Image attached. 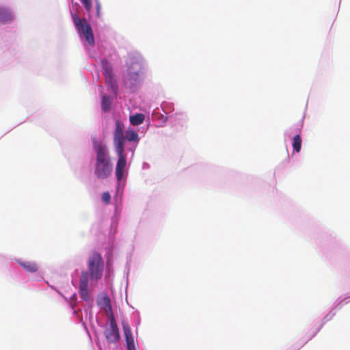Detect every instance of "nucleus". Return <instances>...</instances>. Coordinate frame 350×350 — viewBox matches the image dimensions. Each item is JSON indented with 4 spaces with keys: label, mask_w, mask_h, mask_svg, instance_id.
Returning a JSON list of instances; mask_svg holds the SVG:
<instances>
[{
    "label": "nucleus",
    "mask_w": 350,
    "mask_h": 350,
    "mask_svg": "<svg viewBox=\"0 0 350 350\" xmlns=\"http://www.w3.org/2000/svg\"><path fill=\"white\" fill-rule=\"evenodd\" d=\"M102 200L105 204H109L110 202V201H111V196H110V194H109V193L108 191L104 192L102 194Z\"/></svg>",
    "instance_id": "16"
},
{
    "label": "nucleus",
    "mask_w": 350,
    "mask_h": 350,
    "mask_svg": "<svg viewBox=\"0 0 350 350\" xmlns=\"http://www.w3.org/2000/svg\"><path fill=\"white\" fill-rule=\"evenodd\" d=\"M124 133H115L114 143L116 151L118 156V160L116 167V175L118 180H121L126 165V157L124 154V145L125 139L123 137Z\"/></svg>",
    "instance_id": "3"
},
{
    "label": "nucleus",
    "mask_w": 350,
    "mask_h": 350,
    "mask_svg": "<svg viewBox=\"0 0 350 350\" xmlns=\"http://www.w3.org/2000/svg\"><path fill=\"white\" fill-rule=\"evenodd\" d=\"M107 307L111 314L109 316V324L105 327L104 334L108 342L116 343L119 341L120 336L116 319L111 312V306L109 299Z\"/></svg>",
    "instance_id": "6"
},
{
    "label": "nucleus",
    "mask_w": 350,
    "mask_h": 350,
    "mask_svg": "<svg viewBox=\"0 0 350 350\" xmlns=\"http://www.w3.org/2000/svg\"><path fill=\"white\" fill-rule=\"evenodd\" d=\"M127 350H136L135 342L126 344Z\"/></svg>",
    "instance_id": "19"
},
{
    "label": "nucleus",
    "mask_w": 350,
    "mask_h": 350,
    "mask_svg": "<svg viewBox=\"0 0 350 350\" xmlns=\"http://www.w3.org/2000/svg\"><path fill=\"white\" fill-rule=\"evenodd\" d=\"M88 268L89 272L83 271L79 280V294L85 301L89 299L88 291L89 275L90 279L94 281H98L103 276L104 262L99 253L94 252L89 256Z\"/></svg>",
    "instance_id": "1"
},
{
    "label": "nucleus",
    "mask_w": 350,
    "mask_h": 350,
    "mask_svg": "<svg viewBox=\"0 0 350 350\" xmlns=\"http://www.w3.org/2000/svg\"><path fill=\"white\" fill-rule=\"evenodd\" d=\"M96 15H97V16L98 17H100V8H101V5H100V3L98 1H96Z\"/></svg>",
    "instance_id": "18"
},
{
    "label": "nucleus",
    "mask_w": 350,
    "mask_h": 350,
    "mask_svg": "<svg viewBox=\"0 0 350 350\" xmlns=\"http://www.w3.org/2000/svg\"><path fill=\"white\" fill-rule=\"evenodd\" d=\"M86 11L90 12L92 10V0H80Z\"/></svg>",
    "instance_id": "15"
},
{
    "label": "nucleus",
    "mask_w": 350,
    "mask_h": 350,
    "mask_svg": "<svg viewBox=\"0 0 350 350\" xmlns=\"http://www.w3.org/2000/svg\"><path fill=\"white\" fill-rule=\"evenodd\" d=\"M94 148L96 154L94 174L99 179L108 178L112 172V164L105 145L94 142Z\"/></svg>",
    "instance_id": "2"
},
{
    "label": "nucleus",
    "mask_w": 350,
    "mask_h": 350,
    "mask_svg": "<svg viewBox=\"0 0 350 350\" xmlns=\"http://www.w3.org/2000/svg\"><path fill=\"white\" fill-rule=\"evenodd\" d=\"M102 66L106 84L111 87L113 92L116 94L118 91V85L116 83V79L113 77L112 66L107 60L102 62Z\"/></svg>",
    "instance_id": "7"
},
{
    "label": "nucleus",
    "mask_w": 350,
    "mask_h": 350,
    "mask_svg": "<svg viewBox=\"0 0 350 350\" xmlns=\"http://www.w3.org/2000/svg\"><path fill=\"white\" fill-rule=\"evenodd\" d=\"M124 138L129 141H137L138 137H137V133H128L127 135L124 137L123 135Z\"/></svg>",
    "instance_id": "14"
},
{
    "label": "nucleus",
    "mask_w": 350,
    "mask_h": 350,
    "mask_svg": "<svg viewBox=\"0 0 350 350\" xmlns=\"http://www.w3.org/2000/svg\"><path fill=\"white\" fill-rule=\"evenodd\" d=\"M72 18L80 36H83L90 45H94V37L90 23L85 19L80 18L77 14L75 13L72 14Z\"/></svg>",
    "instance_id": "5"
},
{
    "label": "nucleus",
    "mask_w": 350,
    "mask_h": 350,
    "mask_svg": "<svg viewBox=\"0 0 350 350\" xmlns=\"http://www.w3.org/2000/svg\"><path fill=\"white\" fill-rule=\"evenodd\" d=\"M111 101L110 98L107 96H104L102 98L101 107L103 111H107L110 109Z\"/></svg>",
    "instance_id": "13"
},
{
    "label": "nucleus",
    "mask_w": 350,
    "mask_h": 350,
    "mask_svg": "<svg viewBox=\"0 0 350 350\" xmlns=\"http://www.w3.org/2000/svg\"><path fill=\"white\" fill-rule=\"evenodd\" d=\"M17 262L27 272L35 273L38 269V266L35 262L18 260Z\"/></svg>",
    "instance_id": "8"
},
{
    "label": "nucleus",
    "mask_w": 350,
    "mask_h": 350,
    "mask_svg": "<svg viewBox=\"0 0 350 350\" xmlns=\"http://www.w3.org/2000/svg\"><path fill=\"white\" fill-rule=\"evenodd\" d=\"M124 129V126L122 122L120 121L116 122V129L115 131H123Z\"/></svg>",
    "instance_id": "17"
},
{
    "label": "nucleus",
    "mask_w": 350,
    "mask_h": 350,
    "mask_svg": "<svg viewBox=\"0 0 350 350\" xmlns=\"http://www.w3.org/2000/svg\"><path fill=\"white\" fill-rule=\"evenodd\" d=\"M122 325L126 344L134 342V338L129 323L125 320H123L122 321Z\"/></svg>",
    "instance_id": "10"
},
{
    "label": "nucleus",
    "mask_w": 350,
    "mask_h": 350,
    "mask_svg": "<svg viewBox=\"0 0 350 350\" xmlns=\"http://www.w3.org/2000/svg\"><path fill=\"white\" fill-rule=\"evenodd\" d=\"M293 147L296 152H299L300 151L301 147V139L299 135H296L293 137Z\"/></svg>",
    "instance_id": "12"
},
{
    "label": "nucleus",
    "mask_w": 350,
    "mask_h": 350,
    "mask_svg": "<svg viewBox=\"0 0 350 350\" xmlns=\"http://www.w3.org/2000/svg\"><path fill=\"white\" fill-rule=\"evenodd\" d=\"M129 66L127 74L124 78L125 85L129 88H132L139 82V70L141 68V63L139 59L135 57H131L127 62Z\"/></svg>",
    "instance_id": "4"
},
{
    "label": "nucleus",
    "mask_w": 350,
    "mask_h": 350,
    "mask_svg": "<svg viewBox=\"0 0 350 350\" xmlns=\"http://www.w3.org/2000/svg\"><path fill=\"white\" fill-rule=\"evenodd\" d=\"M14 16L11 11L5 8L0 7V22L9 23L13 20Z\"/></svg>",
    "instance_id": "9"
},
{
    "label": "nucleus",
    "mask_w": 350,
    "mask_h": 350,
    "mask_svg": "<svg viewBox=\"0 0 350 350\" xmlns=\"http://www.w3.org/2000/svg\"><path fill=\"white\" fill-rule=\"evenodd\" d=\"M144 115L142 113H137L130 117V122L133 125H139L144 120Z\"/></svg>",
    "instance_id": "11"
}]
</instances>
